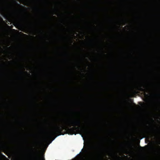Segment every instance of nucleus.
<instances>
[{"instance_id":"1","label":"nucleus","mask_w":160,"mask_h":160,"mask_svg":"<svg viewBox=\"0 0 160 160\" xmlns=\"http://www.w3.org/2000/svg\"><path fill=\"white\" fill-rule=\"evenodd\" d=\"M63 121L64 125L68 127L65 128L61 125L54 127L48 132L49 137H51L52 136H55L53 140L58 136L61 135H64L65 134L76 135L77 134L81 132L86 136L91 134H96L95 132L85 129L84 123L81 122L79 119L73 120L64 119Z\"/></svg>"},{"instance_id":"2","label":"nucleus","mask_w":160,"mask_h":160,"mask_svg":"<svg viewBox=\"0 0 160 160\" xmlns=\"http://www.w3.org/2000/svg\"><path fill=\"white\" fill-rule=\"evenodd\" d=\"M8 4V8L11 10H13L14 9V5L17 4L16 0H4Z\"/></svg>"},{"instance_id":"3","label":"nucleus","mask_w":160,"mask_h":160,"mask_svg":"<svg viewBox=\"0 0 160 160\" xmlns=\"http://www.w3.org/2000/svg\"><path fill=\"white\" fill-rule=\"evenodd\" d=\"M138 90L143 92L148 90L147 86L144 84H142L137 87Z\"/></svg>"},{"instance_id":"4","label":"nucleus","mask_w":160,"mask_h":160,"mask_svg":"<svg viewBox=\"0 0 160 160\" xmlns=\"http://www.w3.org/2000/svg\"><path fill=\"white\" fill-rule=\"evenodd\" d=\"M0 154L1 155H2L3 157L5 158H6V157H5V155H3L2 153H0Z\"/></svg>"},{"instance_id":"5","label":"nucleus","mask_w":160,"mask_h":160,"mask_svg":"<svg viewBox=\"0 0 160 160\" xmlns=\"http://www.w3.org/2000/svg\"><path fill=\"white\" fill-rule=\"evenodd\" d=\"M36 159L37 160H38L39 159L37 157H36Z\"/></svg>"},{"instance_id":"6","label":"nucleus","mask_w":160,"mask_h":160,"mask_svg":"<svg viewBox=\"0 0 160 160\" xmlns=\"http://www.w3.org/2000/svg\"><path fill=\"white\" fill-rule=\"evenodd\" d=\"M34 8L36 10H39L38 9V8H36V7L35 8Z\"/></svg>"},{"instance_id":"7","label":"nucleus","mask_w":160,"mask_h":160,"mask_svg":"<svg viewBox=\"0 0 160 160\" xmlns=\"http://www.w3.org/2000/svg\"><path fill=\"white\" fill-rule=\"evenodd\" d=\"M154 95H155V96H160V94H154Z\"/></svg>"},{"instance_id":"8","label":"nucleus","mask_w":160,"mask_h":160,"mask_svg":"<svg viewBox=\"0 0 160 160\" xmlns=\"http://www.w3.org/2000/svg\"><path fill=\"white\" fill-rule=\"evenodd\" d=\"M105 150L106 151H108V152H109V150H108V149H105Z\"/></svg>"},{"instance_id":"9","label":"nucleus","mask_w":160,"mask_h":160,"mask_svg":"<svg viewBox=\"0 0 160 160\" xmlns=\"http://www.w3.org/2000/svg\"><path fill=\"white\" fill-rule=\"evenodd\" d=\"M39 32L41 33H42V32H41V30H39Z\"/></svg>"},{"instance_id":"10","label":"nucleus","mask_w":160,"mask_h":160,"mask_svg":"<svg viewBox=\"0 0 160 160\" xmlns=\"http://www.w3.org/2000/svg\"><path fill=\"white\" fill-rule=\"evenodd\" d=\"M55 10L56 11H57L58 9H55Z\"/></svg>"},{"instance_id":"11","label":"nucleus","mask_w":160,"mask_h":160,"mask_svg":"<svg viewBox=\"0 0 160 160\" xmlns=\"http://www.w3.org/2000/svg\"><path fill=\"white\" fill-rule=\"evenodd\" d=\"M20 54L22 56H23V54L22 53H21Z\"/></svg>"},{"instance_id":"12","label":"nucleus","mask_w":160,"mask_h":160,"mask_svg":"<svg viewBox=\"0 0 160 160\" xmlns=\"http://www.w3.org/2000/svg\"><path fill=\"white\" fill-rule=\"evenodd\" d=\"M145 95H146V96H148V94H146V93L145 94Z\"/></svg>"},{"instance_id":"13","label":"nucleus","mask_w":160,"mask_h":160,"mask_svg":"<svg viewBox=\"0 0 160 160\" xmlns=\"http://www.w3.org/2000/svg\"><path fill=\"white\" fill-rule=\"evenodd\" d=\"M20 73H21V74H22V72H20Z\"/></svg>"},{"instance_id":"14","label":"nucleus","mask_w":160,"mask_h":160,"mask_svg":"<svg viewBox=\"0 0 160 160\" xmlns=\"http://www.w3.org/2000/svg\"><path fill=\"white\" fill-rule=\"evenodd\" d=\"M146 132H149L148 131H146Z\"/></svg>"},{"instance_id":"15","label":"nucleus","mask_w":160,"mask_h":160,"mask_svg":"<svg viewBox=\"0 0 160 160\" xmlns=\"http://www.w3.org/2000/svg\"><path fill=\"white\" fill-rule=\"evenodd\" d=\"M53 17H54V18H56L55 16H53Z\"/></svg>"},{"instance_id":"16","label":"nucleus","mask_w":160,"mask_h":160,"mask_svg":"<svg viewBox=\"0 0 160 160\" xmlns=\"http://www.w3.org/2000/svg\"><path fill=\"white\" fill-rule=\"evenodd\" d=\"M158 147H159V148L160 149V146H159Z\"/></svg>"},{"instance_id":"17","label":"nucleus","mask_w":160,"mask_h":160,"mask_svg":"<svg viewBox=\"0 0 160 160\" xmlns=\"http://www.w3.org/2000/svg\"><path fill=\"white\" fill-rule=\"evenodd\" d=\"M82 137H83V135H82Z\"/></svg>"},{"instance_id":"18","label":"nucleus","mask_w":160,"mask_h":160,"mask_svg":"<svg viewBox=\"0 0 160 160\" xmlns=\"http://www.w3.org/2000/svg\"><path fill=\"white\" fill-rule=\"evenodd\" d=\"M43 160H45V159H44V158L43 159Z\"/></svg>"}]
</instances>
